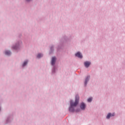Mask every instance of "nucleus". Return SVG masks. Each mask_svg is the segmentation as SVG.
<instances>
[{
	"instance_id": "obj_9",
	"label": "nucleus",
	"mask_w": 125,
	"mask_h": 125,
	"mask_svg": "<svg viewBox=\"0 0 125 125\" xmlns=\"http://www.w3.org/2000/svg\"><path fill=\"white\" fill-rule=\"evenodd\" d=\"M43 55L42 54H38L37 55V58H41V57H42Z\"/></svg>"
},
{
	"instance_id": "obj_6",
	"label": "nucleus",
	"mask_w": 125,
	"mask_h": 125,
	"mask_svg": "<svg viewBox=\"0 0 125 125\" xmlns=\"http://www.w3.org/2000/svg\"><path fill=\"white\" fill-rule=\"evenodd\" d=\"M81 108L82 110H84L85 109V104L82 103L81 105Z\"/></svg>"
},
{
	"instance_id": "obj_12",
	"label": "nucleus",
	"mask_w": 125,
	"mask_h": 125,
	"mask_svg": "<svg viewBox=\"0 0 125 125\" xmlns=\"http://www.w3.org/2000/svg\"><path fill=\"white\" fill-rule=\"evenodd\" d=\"M27 0V1H30V0Z\"/></svg>"
},
{
	"instance_id": "obj_7",
	"label": "nucleus",
	"mask_w": 125,
	"mask_h": 125,
	"mask_svg": "<svg viewBox=\"0 0 125 125\" xmlns=\"http://www.w3.org/2000/svg\"><path fill=\"white\" fill-rule=\"evenodd\" d=\"M89 78H90V77L89 76H87L85 79V85H86V83H87V82H88V81H89Z\"/></svg>"
},
{
	"instance_id": "obj_10",
	"label": "nucleus",
	"mask_w": 125,
	"mask_h": 125,
	"mask_svg": "<svg viewBox=\"0 0 125 125\" xmlns=\"http://www.w3.org/2000/svg\"><path fill=\"white\" fill-rule=\"evenodd\" d=\"M27 63H28V61H25L22 64L23 67L26 66V65H27Z\"/></svg>"
},
{
	"instance_id": "obj_13",
	"label": "nucleus",
	"mask_w": 125,
	"mask_h": 125,
	"mask_svg": "<svg viewBox=\"0 0 125 125\" xmlns=\"http://www.w3.org/2000/svg\"><path fill=\"white\" fill-rule=\"evenodd\" d=\"M15 49H17L16 47L14 48Z\"/></svg>"
},
{
	"instance_id": "obj_4",
	"label": "nucleus",
	"mask_w": 125,
	"mask_h": 125,
	"mask_svg": "<svg viewBox=\"0 0 125 125\" xmlns=\"http://www.w3.org/2000/svg\"><path fill=\"white\" fill-rule=\"evenodd\" d=\"M55 61H56V58L55 57H53L52 58V61H51V64L52 65L55 64Z\"/></svg>"
},
{
	"instance_id": "obj_8",
	"label": "nucleus",
	"mask_w": 125,
	"mask_h": 125,
	"mask_svg": "<svg viewBox=\"0 0 125 125\" xmlns=\"http://www.w3.org/2000/svg\"><path fill=\"white\" fill-rule=\"evenodd\" d=\"M5 54H6V55H10V54H11V53L9 51H6L5 52Z\"/></svg>"
},
{
	"instance_id": "obj_14",
	"label": "nucleus",
	"mask_w": 125,
	"mask_h": 125,
	"mask_svg": "<svg viewBox=\"0 0 125 125\" xmlns=\"http://www.w3.org/2000/svg\"><path fill=\"white\" fill-rule=\"evenodd\" d=\"M76 112H79V111L78 110H76Z\"/></svg>"
},
{
	"instance_id": "obj_1",
	"label": "nucleus",
	"mask_w": 125,
	"mask_h": 125,
	"mask_svg": "<svg viewBox=\"0 0 125 125\" xmlns=\"http://www.w3.org/2000/svg\"><path fill=\"white\" fill-rule=\"evenodd\" d=\"M80 99V97L78 95L76 96L75 102L73 103L72 101H70V106L69 107V111L70 112H74L75 109L74 107H76L79 104V100Z\"/></svg>"
},
{
	"instance_id": "obj_2",
	"label": "nucleus",
	"mask_w": 125,
	"mask_h": 125,
	"mask_svg": "<svg viewBox=\"0 0 125 125\" xmlns=\"http://www.w3.org/2000/svg\"><path fill=\"white\" fill-rule=\"evenodd\" d=\"M91 62H84V65L86 68H88L90 65Z\"/></svg>"
},
{
	"instance_id": "obj_5",
	"label": "nucleus",
	"mask_w": 125,
	"mask_h": 125,
	"mask_svg": "<svg viewBox=\"0 0 125 125\" xmlns=\"http://www.w3.org/2000/svg\"><path fill=\"white\" fill-rule=\"evenodd\" d=\"M115 116V114H111V113H108L107 116H106V119H110V117H114Z\"/></svg>"
},
{
	"instance_id": "obj_3",
	"label": "nucleus",
	"mask_w": 125,
	"mask_h": 125,
	"mask_svg": "<svg viewBox=\"0 0 125 125\" xmlns=\"http://www.w3.org/2000/svg\"><path fill=\"white\" fill-rule=\"evenodd\" d=\"M75 56L78 57L79 58H83V55L80 52H78L76 54Z\"/></svg>"
},
{
	"instance_id": "obj_11",
	"label": "nucleus",
	"mask_w": 125,
	"mask_h": 125,
	"mask_svg": "<svg viewBox=\"0 0 125 125\" xmlns=\"http://www.w3.org/2000/svg\"><path fill=\"white\" fill-rule=\"evenodd\" d=\"M92 101V98H89L87 100L88 102H91Z\"/></svg>"
}]
</instances>
